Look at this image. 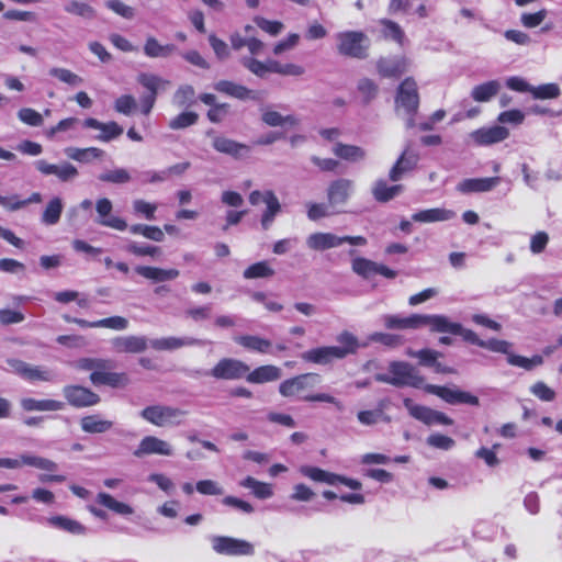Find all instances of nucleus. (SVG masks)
Returning a JSON list of instances; mask_svg holds the SVG:
<instances>
[{"instance_id": "f257e3e1", "label": "nucleus", "mask_w": 562, "mask_h": 562, "mask_svg": "<svg viewBox=\"0 0 562 562\" xmlns=\"http://www.w3.org/2000/svg\"><path fill=\"white\" fill-rule=\"evenodd\" d=\"M139 415L157 427H171L180 425L187 412L178 407L156 404L145 407Z\"/></svg>"}, {"instance_id": "f03ea898", "label": "nucleus", "mask_w": 562, "mask_h": 562, "mask_svg": "<svg viewBox=\"0 0 562 562\" xmlns=\"http://www.w3.org/2000/svg\"><path fill=\"white\" fill-rule=\"evenodd\" d=\"M337 50L340 55L364 59L368 56L369 40L363 32L347 31L336 35Z\"/></svg>"}, {"instance_id": "7ed1b4c3", "label": "nucleus", "mask_w": 562, "mask_h": 562, "mask_svg": "<svg viewBox=\"0 0 562 562\" xmlns=\"http://www.w3.org/2000/svg\"><path fill=\"white\" fill-rule=\"evenodd\" d=\"M383 326L386 329H418L422 327H428L429 330L434 331L436 314H412L409 316H401L398 314H385L381 317Z\"/></svg>"}, {"instance_id": "20e7f679", "label": "nucleus", "mask_w": 562, "mask_h": 562, "mask_svg": "<svg viewBox=\"0 0 562 562\" xmlns=\"http://www.w3.org/2000/svg\"><path fill=\"white\" fill-rule=\"evenodd\" d=\"M348 243L353 246H364L367 239L363 236H337L333 233H314L306 239V245L310 249L316 251H324L327 249L336 248Z\"/></svg>"}, {"instance_id": "39448f33", "label": "nucleus", "mask_w": 562, "mask_h": 562, "mask_svg": "<svg viewBox=\"0 0 562 562\" xmlns=\"http://www.w3.org/2000/svg\"><path fill=\"white\" fill-rule=\"evenodd\" d=\"M137 81L148 90V93L140 99L142 112L148 115L155 105L158 92L165 90L170 85V81L146 72L139 74Z\"/></svg>"}, {"instance_id": "423d86ee", "label": "nucleus", "mask_w": 562, "mask_h": 562, "mask_svg": "<svg viewBox=\"0 0 562 562\" xmlns=\"http://www.w3.org/2000/svg\"><path fill=\"white\" fill-rule=\"evenodd\" d=\"M395 106L405 113H417L419 106L418 87L414 78H405L396 90Z\"/></svg>"}, {"instance_id": "0eeeda50", "label": "nucleus", "mask_w": 562, "mask_h": 562, "mask_svg": "<svg viewBox=\"0 0 562 562\" xmlns=\"http://www.w3.org/2000/svg\"><path fill=\"white\" fill-rule=\"evenodd\" d=\"M249 370V366L241 360L223 358L206 374L217 380H239L246 378Z\"/></svg>"}, {"instance_id": "6e6552de", "label": "nucleus", "mask_w": 562, "mask_h": 562, "mask_svg": "<svg viewBox=\"0 0 562 562\" xmlns=\"http://www.w3.org/2000/svg\"><path fill=\"white\" fill-rule=\"evenodd\" d=\"M212 548L218 554L225 555H252L254 546L243 539L227 536H214L211 538Z\"/></svg>"}, {"instance_id": "1a4fd4ad", "label": "nucleus", "mask_w": 562, "mask_h": 562, "mask_svg": "<svg viewBox=\"0 0 562 562\" xmlns=\"http://www.w3.org/2000/svg\"><path fill=\"white\" fill-rule=\"evenodd\" d=\"M432 333L451 334L461 336L462 339L472 345L481 347L482 340L471 329L464 328L460 323L452 322L448 316L436 314Z\"/></svg>"}, {"instance_id": "9d476101", "label": "nucleus", "mask_w": 562, "mask_h": 562, "mask_svg": "<svg viewBox=\"0 0 562 562\" xmlns=\"http://www.w3.org/2000/svg\"><path fill=\"white\" fill-rule=\"evenodd\" d=\"M425 391L437 395L445 402L456 405V404H468L472 406H479L480 401L479 397L475 395H472L469 392H464L458 389H449L446 386L440 385H434V384H427L425 385Z\"/></svg>"}, {"instance_id": "9b49d317", "label": "nucleus", "mask_w": 562, "mask_h": 562, "mask_svg": "<svg viewBox=\"0 0 562 562\" xmlns=\"http://www.w3.org/2000/svg\"><path fill=\"white\" fill-rule=\"evenodd\" d=\"M389 372L393 375V379H397L396 381L400 382L395 384L397 387H420L424 384V378L408 362L393 361L389 366Z\"/></svg>"}, {"instance_id": "f8f14e48", "label": "nucleus", "mask_w": 562, "mask_h": 562, "mask_svg": "<svg viewBox=\"0 0 562 562\" xmlns=\"http://www.w3.org/2000/svg\"><path fill=\"white\" fill-rule=\"evenodd\" d=\"M63 394L67 403L76 408L91 407L100 403V396L81 385H66Z\"/></svg>"}, {"instance_id": "ddd939ff", "label": "nucleus", "mask_w": 562, "mask_h": 562, "mask_svg": "<svg viewBox=\"0 0 562 562\" xmlns=\"http://www.w3.org/2000/svg\"><path fill=\"white\" fill-rule=\"evenodd\" d=\"M404 406L414 418L425 423L426 425L441 424L450 426L453 424V420L446 414L423 405L414 404L411 398L404 400Z\"/></svg>"}, {"instance_id": "4468645a", "label": "nucleus", "mask_w": 562, "mask_h": 562, "mask_svg": "<svg viewBox=\"0 0 562 562\" xmlns=\"http://www.w3.org/2000/svg\"><path fill=\"white\" fill-rule=\"evenodd\" d=\"M355 182L348 178L333 180L326 190L328 205L331 207L345 205L353 192Z\"/></svg>"}, {"instance_id": "2eb2a0df", "label": "nucleus", "mask_w": 562, "mask_h": 562, "mask_svg": "<svg viewBox=\"0 0 562 562\" xmlns=\"http://www.w3.org/2000/svg\"><path fill=\"white\" fill-rule=\"evenodd\" d=\"M319 383V375L316 373H304L294 378L284 380L279 385V392L282 396L291 397L300 394L304 390L313 389Z\"/></svg>"}, {"instance_id": "dca6fc26", "label": "nucleus", "mask_w": 562, "mask_h": 562, "mask_svg": "<svg viewBox=\"0 0 562 562\" xmlns=\"http://www.w3.org/2000/svg\"><path fill=\"white\" fill-rule=\"evenodd\" d=\"M133 454L136 458H143L149 454L172 456L173 449L166 440L155 436H146L140 440Z\"/></svg>"}, {"instance_id": "f3484780", "label": "nucleus", "mask_w": 562, "mask_h": 562, "mask_svg": "<svg viewBox=\"0 0 562 562\" xmlns=\"http://www.w3.org/2000/svg\"><path fill=\"white\" fill-rule=\"evenodd\" d=\"M419 161V155L417 151L412 149L411 143L407 144L394 166L389 172V177L392 181H398L404 173L414 170Z\"/></svg>"}, {"instance_id": "a211bd4d", "label": "nucleus", "mask_w": 562, "mask_h": 562, "mask_svg": "<svg viewBox=\"0 0 562 562\" xmlns=\"http://www.w3.org/2000/svg\"><path fill=\"white\" fill-rule=\"evenodd\" d=\"M7 363L11 370L29 381H50L52 373L41 367L31 366L19 359H8Z\"/></svg>"}, {"instance_id": "6ab92c4d", "label": "nucleus", "mask_w": 562, "mask_h": 562, "mask_svg": "<svg viewBox=\"0 0 562 562\" xmlns=\"http://www.w3.org/2000/svg\"><path fill=\"white\" fill-rule=\"evenodd\" d=\"M112 207V202L108 198L99 199L95 203L97 223L116 231H125L128 227L127 223L121 217L111 216Z\"/></svg>"}, {"instance_id": "aec40b11", "label": "nucleus", "mask_w": 562, "mask_h": 562, "mask_svg": "<svg viewBox=\"0 0 562 562\" xmlns=\"http://www.w3.org/2000/svg\"><path fill=\"white\" fill-rule=\"evenodd\" d=\"M409 61L404 56L381 57L376 63V70L385 78H397L408 69Z\"/></svg>"}, {"instance_id": "412c9836", "label": "nucleus", "mask_w": 562, "mask_h": 562, "mask_svg": "<svg viewBox=\"0 0 562 562\" xmlns=\"http://www.w3.org/2000/svg\"><path fill=\"white\" fill-rule=\"evenodd\" d=\"M115 352L140 353L147 349L148 339L145 336H119L111 340Z\"/></svg>"}, {"instance_id": "4be33fe9", "label": "nucleus", "mask_w": 562, "mask_h": 562, "mask_svg": "<svg viewBox=\"0 0 562 562\" xmlns=\"http://www.w3.org/2000/svg\"><path fill=\"white\" fill-rule=\"evenodd\" d=\"M36 169L43 175H55L60 181L67 182L78 176V170L69 162L52 165L41 159L35 162Z\"/></svg>"}, {"instance_id": "5701e85b", "label": "nucleus", "mask_w": 562, "mask_h": 562, "mask_svg": "<svg viewBox=\"0 0 562 562\" xmlns=\"http://www.w3.org/2000/svg\"><path fill=\"white\" fill-rule=\"evenodd\" d=\"M150 347L158 351H172L182 347L201 346L202 340L193 337H164L149 340Z\"/></svg>"}, {"instance_id": "b1692460", "label": "nucleus", "mask_w": 562, "mask_h": 562, "mask_svg": "<svg viewBox=\"0 0 562 562\" xmlns=\"http://www.w3.org/2000/svg\"><path fill=\"white\" fill-rule=\"evenodd\" d=\"M340 351L337 347L325 346L310 349L301 355V358L306 362L316 364H329L336 359H340Z\"/></svg>"}, {"instance_id": "393cba45", "label": "nucleus", "mask_w": 562, "mask_h": 562, "mask_svg": "<svg viewBox=\"0 0 562 562\" xmlns=\"http://www.w3.org/2000/svg\"><path fill=\"white\" fill-rule=\"evenodd\" d=\"M83 126L87 128L99 130L101 133L95 138L101 142H110L123 133V127L114 121L102 123L97 119L89 117L83 121Z\"/></svg>"}, {"instance_id": "a878e982", "label": "nucleus", "mask_w": 562, "mask_h": 562, "mask_svg": "<svg viewBox=\"0 0 562 562\" xmlns=\"http://www.w3.org/2000/svg\"><path fill=\"white\" fill-rule=\"evenodd\" d=\"M499 181V177L464 179L458 183L457 190L464 194L487 192L494 189Z\"/></svg>"}, {"instance_id": "bb28decb", "label": "nucleus", "mask_w": 562, "mask_h": 562, "mask_svg": "<svg viewBox=\"0 0 562 562\" xmlns=\"http://www.w3.org/2000/svg\"><path fill=\"white\" fill-rule=\"evenodd\" d=\"M212 146L216 151L229 155L234 158H240L249 153L248 145L218 135L213 137Z\"/></svg>"}, {"instance_id": "cd10ccee", "label": "nucleus", "mask_w": 562, "mask_h": 562, "mask_svg": "<svg viewBox=\"0 0 562 562\" xmlns=\"http://www.w3.org/2000/svg\"><path fill=\"white\" fill-rule=\"evenodd\" d=\"M509 132L503 126H492L490 128H480L472 133V138L479 145H490L506 139Z\"/></svg>"}, {"instance_id": "c85d7f7f", "label": "nucleus", "mask_w": 562, "mask_h": 562, "mask_svg": "<svg viewBox=\"0 0 562 562\" xmlns=\"http://www.w3.org/2000/svg\"><path fill=\"white\" fill-rule=\"evenodd\" d=\"M90 381L95 386L108 385L111 387H121L128 383V378L125 373L99 370L90 374Z\"/></svg>"}, {"instance_id": "c756f323", "label": "nucleus", "mask_w": 562, "mask_h": 562, "mask_svg": "<svg viewBox=\"0 0 562 562\" xmlns=\"http://www.w3.org/2000/svg\"><path fill=\"white\" fill-rule=\"evenodd\" d=\"M214 89L221 93L227 94L238 100L257 99L256 92L243 85H238L229 80L217 81L214 85Z\"/></svg>"}, {"instance_id": "7c9ffc66", "label": "nucleus", "mask_w": 562, "mask_h": 562, "mask_svg": "<svg viewBox=\"0 0 562 562\" xmlns=\"http://www.w3.org/2000/svg\"><path fill=\"white\" fill-rule=\"evenodd\" d=\"M135 272L145 279L154 282H166L175 280L179 277L180 272L177 269H162L150 266H137Z\"/></svg>"}, {"instance_id": "2f4dec72", "label": "nucleus", "mask_w": 562, "mask_h": 562, "mask_svg": "<svg viewBox=\"0 0 562 562\" xmlns=\"http://www.w3.org/2000/svg\"><path fill=\"white\" fill-rule=\"evenodd\" d=\"M20 405L25 412H56L65 407V404L60 401L36 400L32 397L22 398Z\"/></svg>"}, {"instance_id": "473e14b6", "label": "nucleus", "mask_w": 562, "mask_h": 562, "mask_svg": "<svg viewBox=\"0 0 562 562\" xmlns=\"http://www.w3.org/2000/svg\"><path fill=\"white\" fill-rule=\"evenodd\" d=\"M281 374L282 372L280 368L272 364H266L256 368L251 372L249 371L246 374V380L249 383L261 384L266 382L277 381L281 378Z\"/></svg>"}, {"instance_id": "72a5a7b5", "label": "nucleus", "mask_w": 562, "mask_h": 562, "mask_svg": "<svg viewBox=\"0 0 562 562\" xmlns=\"http://www.w3.org/2000/svg\"><path fill=\"white\" fill-rule=\"evenodd\" d=\"M456 213L452 210L436 207L416 212L412 215L413 221L419 223L446 222L452 220Z\"/></svg>"}, {"instance_id": "f704fd0d", "label": "nucleus", "mask_w": 562, "mask_h": 562, "mask_svg": "<svg viewBox=\"0 0 562 562\" xmlns=\"http://www.w3.org/2000/svg\"><path fill=\"white\" fill-rule=\"evenodd\" d=\"M80 427L87 434H104L112 429L113 422L102 419L100 415H88L80 419Z\"/></svg>"}, {"instance_id": "c9c22d12", "label": "nucleus", "mask_w": 562, "mask_h": 562, "mask_svg": "<svg viewBox=\"0 0 562 562\" xmlns=\"http://www.w3.org/2000/svg\"><path fill=\"white\" fill-rule=\"evenodd\" d=\"M235 341L247 350L260 353L271 352L272 348L271 340L255 335L238 336L235 338Z\"/></svg>"}, {"instance_id": "e433bc0d", "label": "nucleus", "mask_w": 562, "mask_h": 562, "mask_svg": "<svg viewBox=\"0 0 562 562\" xmlns=\"http://www.w3.org/2000/svg\"><path fill=\"white\" fill-rule=\"evenodd\" d=\"M403 189L402 184L387 186L385 180L380 179L372 188V195L378 202L386 203L398 195Z\"/></svg>"}, {"instance_id": "4c0bfd02", "label": "nucleus", "mask_w": 562, "mask_h": 562, "mask_svg": "<svg viewBox=\"0 0 562 562\" xmlns=\"http://www.w3.org/2000/svg\"><path fill=\"white\" fill-rule=\"evenodd\" d=\"M333 153L337 157L352 162L363 160L367 156V153L362 147L342 143H337L333 148Z\"/></svg>"}, {"instance_id": "58836bf2", "label": "nucleus", "mask_w": 562, "mask_h": 562, "mask_svg": "<svg viewBox=\"0 0 562 562\" xmlns=\"http://www.w3.org/2000/svg\"><path fill=\"white\" fill-rule=\"evenodd\" d=\"M177 47L173 44L161 45L155 37L149 36L144 45V53L150 58L169 57Z\"/></svg>"}, {"instance_id": "ea45409f", "label": "nucleus", "mask_w": 562, "mask_h": 562, "mask_svg": "<svg viewBox=\"0 0 562 562\" xmlns=\"http://www.w3.org/2000/svg\"><path fill=\"white\" fill-rule=\"evenodd\" d=\"M266 204L267 209L261 216V226L263 229H268L276 215L281 211V204L277 195L271 190L266 191Z\"/></svg>"}, {"instance_id": "a19ab883", "label": "nucleus", "mask_w": 562, "mask_h": 562, "mask_svg": "<svg viewBox=\"0 0 562 562\" xmlns=\"http://www.w3.org/2000/svg\"><path fill=\"white\" fill-rule=\"evenodd\" d=\"M86 1L71 0L64 5V11L85 20H93L97 18V11Z\"/></svg>"}, {"instance_id": "79ce46f5", "label": "nucleus", "mask_w": 562, "mask_h": 562, "mask_svg": "<svg viewBox=\"0 0 562 562\" xmlns=\"http://www.w3.org/2000/svg\"><path fill=\"white\" fill-rule=\"evenodd\" d=\"M501 89V83L497 80H491L482 85L475 86L472 89L471 97L476 102H487L495 97Z\"/></svg>"}, {"instance_id": "37998d69", "label": "nucleus", "mask_w": 562, "mask_h": 562, "mask_svg": "<svg viewBox=\"0 0 562 562\" xmlns=\"http://www.w3.org/2000/svg\"><path fill=\"white\" fill-rule=\"evenodd\" d=\"M239 484L245 488H250L252 494L260 499H267L273 495V490L270 484L260 482L252 476L245 477Z\"/></svg>"}, {"instance_id": "c03bdc74", "label": "nucleus", "mask_w": 562, "mask_h": 562, "mask_svg": "<svg viewBox=\"0 0 562 562\" xmlns=\"http://www.w3.org/2000/svg\"><path fill=\"white\" fill-rule=\"evenodd\" d=\"M97 501L102 506L113 510L119 515L127 516L134 513V509L128 504L119 502L113 496L104 492L98 494Z\"/></svg>"}, {"instance_id": "a18cd8bd", "label": "nucleus", "mask_w": 562, "mask_h": 562, "mask_svg": "<svg viewBox=\"0 0 562 562\" xmlns=\"http://www.w3.org/2000/svg\"><path fill=\"white\" fill-rule=\"evenodd\" d=\"M65 153L69 158L80 162H89L92 159H99L104 155V151L97 147H89L83 149L68 147L66 148Z\"/></svg>"}, {"instance_id": "49530a36", "label": "nucleus", "mask_w": 562, "mask_h": 562, "mask_svg": "<svg viewBox=\"0 0 562 562\" xmlns=\"http://www.w3.org/2000/svg\"><path fill=\"white\" fill-rule=\"evenodd\" d=\"M300 471L303 475L310 477L313 481L324 482L329 485L337 484L338 474L327 472V471L322 470L316 467H308V465L302 467Z\"/></svg>"}, {"instance_id": "de8ad7c7", "label": "nucleus", "mask_w": 562, "mask_h": 562, "mask_svg": "<svg viewBox=\"0 0 562 562\" xmlns=\"http://www.w3.org/2000/svg\"><path fill=\"white\" fill-rule=\"evenodd\" d=\"M385 401H380L376 408L372 411H361L358 413V420L366 426L375 425L379 420L383 419L389 422L390 418L384 416Z\"/></svg>"}, {"instance_id": "09e8293b", "label": "nucleus", "mask_w": 562, "mask_h": 562, "mask_svg": "<svg viewBox=\"0 0 562 562\" xmlns=\"http://www.w3.org/2000/svg\"><path fill=\"white\" fill-rule=\"evenodd\" d=\"M49 525L74 535L85 533L86 528L79 521L65 516H53L48 518Z\"/></svg>"}, {"instance_id": "8fccbe9b", "label": "nucleus", "mask_w": 562, "mask_h": 562, "mask_svg": "<svg viewBox=\"0 0 562 562\" xmlns=\"http://www.w3.org/2000/svg\"><path fill=\"white\" fill-rule=\"evenodd\" d=\"M172 102L178 108H189L195 103V90L191 85L180 86L173 97Z\"/></svg>"}, {"instance_id": "3c124183", "label": "nucleus", "mask_w": 562, "mask_h": 562, "mask_svg": "<svg viewBox=\"0 0 562 562\" xmlns=\"http://www.w3.org/2000/svg\"><path fill=\"white\" fill-rule=\"evenodd\" d=\"M74 367L82 371L106 370L112 367V362L102 358H80L75 361Z\"/></svg>"}, {"instance_id": "603ef678", "label": "nucleus", "mask_w": 562, "mask_h": 562, "mask_svg": "<svg viewBox=\"0 0 562 562\" xmlns=\"http://www.w3.org/2000/svg\"><path fill=\"white\" fill-rule=\"evenodd\" d=\"M357 90L361 97L362 104L368 105L372 100L376 98L379 87L373 80L369 78H362L358 81Z\"/></svg>"}, {"instance_id": "864d4df0", "label": "nucleus", "mask_w": 562, "mask_h": 562, "mask_svg": "<svg viewBox=\"0 0 562 562\" xmlns=\"http://www.w3.org/2000/svg\"><path fill=\"white\" fill-rule=\"evenodd\" d=\"M63 209V202L59 198L52 199L43 212L42 222L46 225H55L60 218Z\"/></svg>"}, {"instance_id": "5fc2aeb1", "label": "nucleus", "mask_w": 562, "mask_h": 562, "mask_svg": "<svg viewBox=\"0 0 562 562\" xmlns=\"http://www.w3.org/2000/svg\"><path fill=\"white\" fill-rule=\"evenodd\" d=\"M337 341L340 344L339 346H336L341 353L339 355L340 359H344L348 355L355 353L359 348L357 337L349 331H342L339 334Z\"/></svg>"}, {"instance_id": "6e6d98bb", "label": "nucleus", "mask_w": 562, "mask_h": 562, "mask_svg": "<svg viewBox=\"0 0 562 562\" xmlns=\"http://www.w3.org/2000/svg\"><path fill=\"white\" fill-rule=\"evenodd\" d=\"M376 262L363 257L355 258L351 265L352 271L363 279H369L373 274H376Z\"/></svg>"}, {"instance_id": "4d7b16f0", "label": "nucleus", "mask_w": 562, "mask_h": 562, "mask_svg": "<svg viewBox=\"0 0 562 562\" xmlns=\"http://www.w3.org/2000/svg\"><path fill=\"white\" fill-rule=\"evenodd\" d=\"M272 276H274V270L268 261L256 262L243 272L245 279L271 278Z\"/></svg>"}, {"instance_id": "13d9d810", "label": "nucleus", "mask_w": 562, "mask_h": 562, "mask_svg": "<svg viewBox=\"0 0 562 562\" xmlns=\"http://www.w3.org/2000/svg\"><path fill=\"white\" fill-rule=\"evenodd\" d=\"M261 120L268 126H282L283 124L296 125L299 120L294 115L283 116L277 111H265Z\"/></svg>"}, {"instance_id": "bf43d9fd", "label": "nucleus", "mask_w": 562, "mask_h": 562, "mask_svg": "<svg viewBox=\"0 0 562 562\" xmlns=\"http://www.w3.org/2000/svg\"><path fill=\"white\" fill-rule=\"evenodd\" d=\"M20 462H22V465H30L46 471H56L58 469L57 463L54 461L32 454H22L20 457Z\"/></svg>"}, {"instance_id": "052dcab7", "label": "nucleus", "mask_w": 562, "mask_h": 562, "mask_svg": "<svg viewBox=\"0 0 562 562\" xmlns=\"http://www.w3.org/2000/svg\"><path fill=\"white\" fill-rule=\"evenodd\" d=\"M507 362L512 366L522 368L525 370H532L535 367H538L543 363V358L541 356H533L532 358H526L519 355L508 353Z\"/></svg>"}, {"instance_id": "680f3d73", "label": "nucleus", "mask_w": 562, "mask_h": 562, "mask_svg": "<svg viewBox=\"0 0 562 562\" xmlns=\"http://www.w3.org/2000/svg\"><path fill=\"white\" fill-rule=\"evenodd\" d=\"M132 179L128 170L124 168H116L113 170H108L99 176V180L102 182L113 183V184H124L130 182Z\"/></svg>"}, {"instance_id": "e2e57ef3", "label": "nucleus", "mask_w": 562, "mask_h": 562, "mask_svg": "<svg viewBox=\"0 0 562 562\" xmlns=\"http://www.w3.org/2000/svg\"><path fill=\"white\" fill-rule=\"evenodd\" d=\"M380 24L383 26V34L385 37L392 38L400 45L404 44L405 34L402 27L394 21L382 19Z\"/></svg>"}, {"instance_id": "0e129e2a", "label": "nucleus", "mask_w": 562, "mask_h": 562, "mask_svg": "<svg viewBox=\"0 0 562 562\" xmlns=\"http://www.w3.org/2000/svg\"><path fill=\"white\" fill-rule=\"evenodd\" d=\"M111 328L115 330H124L128 327V321L123 316H112L95 322H90L89 328Z\"/></svg>"}, {"instance_id": "69168bd1", "label": "nucleus", "mask_w": 562, "mask_h": 562, "mask_svg": "<svg viewBox=\"0 0 562 562\" xmlns=\"http://www.w3.org/2000/svg\"><path fill=\"white\" fill-rule=\"evenodd\" d=\"M533 99L546 100L557 99L561 94L560 87L557 83H544L531 89Z\"/></svg>"}, {"instance_id": "338daca9", "label": "nucleus", "mask_w": 562, "mask_h": 562, "mask_svg": "<svg viewBox=\"0 0 562 562\" xmlns=\"http://www.w3.org/2000/svg\"><path fill=\"white\" fill-rule=\"evenodd\" d=\"M49 75L71 87L80 86L83 81L81 77L66 68L54 67L49 69Z\"/></svg>"}, {"instance_id": "774afa93", "label": "nucleus", "mask_w": 562, "mask_h": 562, "mask_svg": "<svg viewBox=\"0 0 562 562\" xmlns=\"http://www.w3.org/2000/svg\"><path fill=\"white\" fill-rule=\"evenodd\" d=\"M125 250L132 255L143 257H158L161 255V249L153 245H139L136 241H131L125 246Z\"/></svg>"}]
</instances>
